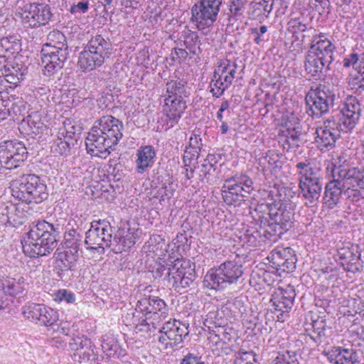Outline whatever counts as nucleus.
I'll use <instances>...</instances> for the list:
<instances>
[{"label":"nucleus","instance_id":"f257e3e1","mask_svg":"<svg viewBox=\"0 0 364 364\" xmlns=\"http://www.w3.org/2000/svg\"><path fill=\"white\" fill-rule=\"evenodd\" d=\"M250 213L259 225V229L248 226L241 233L240 240L249 246L271 245L288 231L294 223V213L291 205L282 200L258 203Z\"/></svg>","mask_w":364,"mask_h":364},{"label":"nucleus","instance_id":"f03ea898","mask_svg":"<svg viewBox=\"0 0 364 364\" xmlns=\"http://www.w3.org/2000/svg\"><path fill=\"white\" fill-rule=\"evenodd\" d=\"M124 124L119 119L105 115L97 120L85 139L88 154L107 158L122 138Z\"/></svg>","mask_w":364,"mask_h":364},{"label":"nucleus","instance_id":"7ed1b4c3","mask_svg":"<svg viewBox=\"0 0 364 364\" xmlns=\"http://www.w3.org/2000/svg\"><path fill=\"white\" fill-rule=\"evenodd\" d=\"M64 223L56 220L34 221L22 242L23 251L30 257L46 256L56 247L58 239L64 231Z\"/></svg>","mask_w":364,"mask_h":364},{"label":"nucleus","instance_id":"20e7f679","mask_svg":"<svg viewBox=\"0 0 364 364\" xmlns=\"http://www.w3.org/2000/svg\"><path fill=\"white\" fill-rule=\"evenodd\" d=\"M294 170L300 194L305 200V203L311 205L318 202L323 187L320 166L311 159L304 158L296 162Z\"/></svg>","mask_w":364,"mask_h":364},{"label":"nucleus","instance_id":"39448f33","mask_svg":"<svg viewBox=\"0 0 364 364\" xmlns=\"http://www.w3.org/2000/svg\"><path fill=\"white\" fill-rule=\"evenodd\" d=\"M12 196L26 204L40 203L48 196L44 181L36 174L22 175L10 184Z\"/></svg>","mask_w":364,"mask_h":364},{"label":"nucleus","instance_id":"423d86ee","mask_svg":"<svg viewBox=\"0 0 364 364\" xmlns=\"http://www.w3.org/2000/svg\"><path fill=\"white\" fill-rule=\"evenodd\" d=\"M112 51L109 39L99 34L93 36L80 53L77 65L84 72L94 70L103 65Z\"/></svg>","mask_w":364,"mask_h":364},{"label":"nucleus","instance_id":"0eeeda50","mask_svg":"<svg viewBox=\"0 0 364 364\" xmlns=\"http://www.w3.org/2000/svg\"><path fill=\"white\" fill-rule=\"evenodd\" d=\"M243 274V267L237 257L227 259L218 267L210 269L204 277L206 287L220 290L228 285L235 284Z\"/></svg>","mask_w":364,"mask_h":364},{"label":"nucleus","instance_id":"6e6552de","mask_svg":"<svg viewBox=\"0 0 364 364\" xmlns=\"http://www.w3.org/2000/svg\"><path fill=\"white\" fill-rule=\"evenodd\" d=\"M335 100L336 94L330 87L321 84L311 87L305 97L307 113L313 117H321L333 107Z\"/></svg>","mask_w":364,"mask_h":364},{"label":"nucleus","instance_id":"1a4fd4ad","mask_svg":"<svg viewBox=\"0 0 364 364\" xmlns=\"http://www.w3.org/2000/svg\"><path fill=\"white\" fill-rule=\"evenodd\" d=\"M332 177H337L342 182L343 188H347L348 197L350 193H353L352 200H357L360 196L358 189L364 190V170L357 167L346 168L342 166H336L331 162L327 166V170H330Z\"/></svg>","mask_w":364,"mask_h":364},{"label":"nucleus","instance_id":"9d476101","mask_svg":"<svg viewBox=\"0 0 364 364\" xmlns=\"http://www.w3.org/2000/svg\"><path fill=\"white\" fill-rule=\"evenodd\" d=\"M237 65L229 59H223L218 63L210 82V92L218 98L228 89L235 78Z\"/></svg>","mask_w":364,"mask_h":364},{"label":"nucleus","instance_id":"9b49d317","mask_svg":"<svg viewBox=\"0 0 364 364\" xmlns=\"http://www.w3.org/2000/svg\"><path fill=\"white\" fill-rule=\"evenodd\" d=\"M252 181L246 175H236L225 181L222 196L227 205L240 203L252 191Z\"/></svg>","mask_w":364,"mask_h":364},{"label":"nucleus","instance_id":"f8f14e48","mask_svg":"<svg viewBox=\"0 0 364 364\" xmlns=\"http://www.w3.org/2000/svg\"><path fill=\"white\" fill-rule=\"evenodd\" d=\"M223 0H200L192 8V19L198 30L210 27L216 21Z\"/></svg>","mask_w":364,"mask_h":364},{"label":"nucleus","instance_id":"ddd939ff","mask_svg":"<svg viewBox=\"0 0 364 364\" xmlns=\"http://www.w3.org/2000/svg\"><path fill=\"white\" fill-rule=\"evenodd\" d=\"M112 237V228L109 222L93 221L90 228L86 232L85 243L87 249H104L111 247Z\"/></svg>","mask_w":364,"mask_h":364},{"label":"nucleus","instance_id":"4468645a","mask_svg":"<svg viewBox=\"0 0 364 364\" xmlns=\"http://www.w3.org/2000/svg\"><path fill=\"white\" fill-rule=\"evenodd\" d=\"M27 157L25 145L19 141H5L0 143V165L6 169L19 166Z\"/></svg>","mask_w":364,"mask_h":364},{"label":"nucleus","instance_id":"2eb2a0df","mask_svg":"<svg viewBox=\"0 0 364 364\" xmlns=\"http://www.w3.org/2000/svg\"><path fill=\"white\" fill-rule=\"evenodd\" d=\"M50 119L46 110L31 112L20 124L19 130L25 135L32 138L48 135L50 128Z\"/></svg>","mask_w":364,"mask_h":364},{"label":"nucleus","instance_id":"dca6fc26","mask_svg":"<svg viewBox=\"0 0 364 364\" xmlns=\"http://www.w3.org/2000/svg\"><path fill=\"white\" fill-rule=\"evenodd\" d=\"M159 342L164 346L165 348L173 347L182 343L184 337L188 336V326L173 319L165 322L158 331Z\"/></svg>","mask_w":364,"mask_h":364},{"label":"nucleus","instance_id":"f3484780","mask_svg":"<svg viewBox=\"0 0 364 364\" xmlns=\"http://www.w3.org/2000/svg\"><path fill=\"white\" fill-rule=\"evenodd\" d=\"M52 16L50 6L44 3L26 4L21 14L23 23L31 28L46 26L50 21Z\"/></svg>","mask_w":364,"mask_h":364},{"label":"nucleus","instance_id":"a211bd4d","mask_svg":"<svg viewBox=\"0 0 364 364\" xmlns=\"http://www.w3.org/2000/svg\"><path fill=\"white\" fill-rule=\"evenodd\" d=\"M23 316L37 324L50 326L58 320V311L44 304L28 303L22 309Z\"/></svg>","mask_w":364,"mask_h":364},{"label":"nucleus","instance_id":"6ab92c4d","mask_svg":"<svg viewBox=\"0 0 364 364\" xmlns=\"http://www.w3.org/2000/svg\"><path fill=\"white\" fill-rule=\"evenodd\" d=\"M162 97L164 98L162 111L165 117L161 118V122L164 129L168 130L178 123L187 108V102L185 98L180 97L179 98L171 96Z\"/></svg>","mask_w":364,"mask_h":364},{"label":"nucleus","instance_id":"aec40b11","mask_svg":"<svg viewBox=\"0 0 364 364\" xmlns=\"http://www.w3.org/2000/svg\"><path fill=\"white\" fill-rule=\"evenodd\" d=\"M272 267L281 276L282 272H291L297 261L294 250L289 247H277L267 257Z\"/></svg>","mask_w":364,"mask_h":364},{"label":"nucleus","instance_id":"412c9836","mask_svg":"<svg viewBox=\"0 0 364 364\" xmlns=\"http://www.w3.org/2000/svg\"><path fill=\"white\" fill-rule=\"evenodd\" d=\"M339 124L332 119L325 120L321 126L316 128L315 143L321 151H328L335 146L340 136Z\"/></svg>","mask_w":364,"mask_h":364},{"label":"nucleus","instance_id":"4be33fe9","mask_svg":"<svg viewBox=\"0 0 364 364\" xmlns=\"http://www.w3.org/2000/svg\"><path fill=\"white\" fill-rule=\"evenodd\" d=\"M135 311L154 316V319H165L168 314L166 302L158 296H144L138 300Z\"/></svg>","mask_w":364,"mask_h":364},{"label":"nucleus","instance_id":"5701e85b","mask_svg":"<svg viewBox=\"0 0 364 364\" xmlns=\"http://www.w3.org/2000/svg\"><path fill=\"white\" fill-rule=\"evenodd\" d=\"M360 105L355 97H348L340 109L339 127L341 129L351 130L360 116Z\"/></svg>","mask_w":364,"mask_h":364},{"label":"nucleus","instance_id":"b1692460","mask_svg":"<svg viewBox=\"0 0 364 364\" xmlns=\"http://www.w3.org/2000/svg\"><path fill=\"white\" fill-rule=\"evenodd\" d=\"M41 54L44 65V73L50 76L63 68L69 52L59 50H53L47 47H42Z\"/></svg>","mask_w":364,"mask_h":364},{"label":"nucleus","instance_id":"393cba45","mask_svg":"<svg viewBox=\"0 0 364 364\" xmlns=\"http://www.w3.org/2000/svg\"><path fill=\"white\" fill-rule=\"evenodd\" d=\"M335 50L336 46L332 41L326 37L325 33H321L312 37L308 51L321 57L323 60L332 63Z\"/></svg>","mask_w":364,"mask_h":364},{"label":"nucleus","instance_id":"a878e982","mask_svg":"<svg viewBox=\"0 0 364 364\" xmlns=\"http://www.w3.org/2000/svg\"><path fill=\"white\" fill-rule=\"evenodd\" d=\"M326 356L333 364H358L359 363L358 353L353 348L334 346L326 352Z\"/></svg>","mask_w":364,"mask_h":364},{"label":"nucleus","instance_id":"bb28decb","mask_svg":"<svg viewBox=\"0 0 364 364\" xmlns=\"http://www.w3.org/2000/svg\"><path fill=\"white\" fill-rule=\"evenodd\" d=\"M138 237L136 232L133 229H120L115 234L114 238H112V245L113 251L119 253L130 249L135 243Z\"/></svg>","mask_w":364,"mask_h":364},{"label":"nucleus","instance_id":"cd10ccee","mask_svg":"<svg viewBox=\"0 0 364 364\" xmlns=\"http://www.w3.org/2000/svg\"><path fill=\"white\" fill-rule=\"evenodd\" d=\"M295 296V291L291 287L279 288L272 295L271 301L276 311L285 313L291 309Z\"/></svg>","mask_w":364,"mask_h":364},{"label":"nucleus","instance_id":"c85d7f7f","mask_svg":"<svg viewBox=\"0 0 364 364\" xmlns=\"http://www.w3.org/2000/svg\"><path fill=\"white\" fill-rule=\"evenodd\" d=\"M136 156L135 171L137 173L142 174L154 166L156 151L152 146H140L136 151Z\"/></svg>","mask_w":364,"mask_h":364},{"label":"nucleus","instance_id":"c756f323","mask_svg":"<svg viewBox=\"0 0 364 364\" xmlns=\"http://www.w3.org/2000/svg\"><path fill=\"white\" fill-rule=\"evenodd\" d=\"M27 73V68L23 64L10 63L4 67V70H1L0 75V85L4 82H6L11 85L10 87H16L24 78Z\"/></svg>","mask_w":364,"mask_h":364},{"label":"nucleus","instance_id":"7c9ffc66","mask_svg":"<svg viewBox=\"0 0 364 364\" xmlns=\"http://www.w3.org/2000/svg\"><path fill=\"white\" fill-rule=\"evenodd\" d=\"M304 63V70L306 75L316 80L323 75V70L326 66H328L331 63L328 60H323L321 57L309 51L305 55Z\"/></svg>","mask_w":364,"mask_h":364},{"label":"nucleus","instance_id":"2f4dec72","mask_svg":"<svg viewBox=\"0 0 364 364\" xmlns=\"http://www.w3.org/2000/svg\"><path fill=\"white\" fill-rule=\"evenodd\" d=\"M133 324L135 325L138 331L146 332L151 336H155V331L161 328V322L163 319H154V316L142 315V313L134 311L133 314Z\"/></svg>","mask_w":364,"mask_h":364},{"label":"nucleus","instance_id":"473e14b6","mask_svg":"<svg viewBox=\"0 0 364 364\" xmlns=\"http://www.w3.org/2000/svg\"><path fill=\"white\" fill-rule=\"evenodd\" d=\"M274 0H252L250 4L249 16L254 20L262 22L269 18Z\"/></svg>","mask_w":364,"mask_h":364},{"label":"nucleus","instance_id":"72a5a7b5","mask_svg":"<svg viewBox=\"0 0 364 364\" xmlns=\"http://www.w3.org/2000/svg\"><path fill=\"white\" fill-rule=\"evenodd\" d=\"M185 264H181L180 267H177L176 272H168V281L172 283L175 288H186L193 282L195 274L193 269L190 267L186 270Z\"/></svg>","mask_w":364,"mask_h":364},{"label":"nucleus","instance_id":"f704fd0d","mask_svg":"<svg viewBox=\"0 0 364 364\" xmlns=\"http://www.w3.org/2000/svg\"><path fill=\"white\" fill-rule=\"evenodd\" d=\"M342 182L337 177H333V180L328 182L324 191V203L330 208H333L339 201L342 189Z\"/></svg>","mask_w":364,"mask_h":364},{"label":"nucleus","instance_id":"c9c22d12","mask_svg":"<svg viewBox=\"0 0 364 364\" xmlns=\"http://www.w3.org/2000/svg\"><path fill=\"white\" fill-rule=\"evenodd\" d=\"M165 90L166 92L163 93L161 97L171 96L177 98L188 97L186 81L177 77H169L166 83Z\"/></svg>","mask_w":364,"mask_h":364},{"label":"nucleus","instance_id":"e433bc0d","mask_svg":"<svg viewBox=\"0 0 364 364\" xmlns=\"http://www.w3.org/2000/svg\"><path fill=\"white\" fill-rule=\"evenodd\" d=\"M177 45L184 46L191 54H196L200 50L201 43L197 32L186 28L181 33Z\"/></svg>","mask_w":364,"mask_h":364},{"label":"nucleus","instance_id":"4c0bfd02","mask_svg":"<svg viewBox=\"0 0 364 364\" xmlns=\"http://www.w3.org/2000/svg\"><path fill=\"white\" fill-rule=\"evenodd\" d=\"M21 50L20 40L16 36H9L0 38V53L10 59Z\"/></svg>","mask_w":364,"mask_h":364},{"label":"nucleus","instance_id":"58836bf2","mask_svg":"<svg viewBox=\"0 0 364 364\" xmlns=\"http://www.w3.org/2000/svg\"><path fill=\"white\" fill-rule=\"evenodd\" d=\"M102 348L104 353L109 357H120L125 355L123 350L119 344L117 339L112 333H107L102 336Z\"/></svg>","mask_w":364,"mask_h":364},{"label":"nucleus","instance_id":"ea45409f","mask_svg":"<svg viewBox=\"0 0 364 364\" xmlns=\"http://www.w3.org/2000/svg\"><path fill=\"white\" fill-rule=\"evenodd\" d=\"M42 47H47L53 50L68 51L67 40L65 35L60 31L53 30L47 36V41Z\"/></svg>","mask_w":364,"mask_h":364},{"label":"nucleus","instance_id":"a19ab883","mask_svg":"<svg viewBox=\"0 0 364 364\" xmlns=\"http://www.w3.org/2000/svg\"><path fill=\"white\" fill-rule=\"evenodd\" d=\"M2 288L5 294L14 296L24 290L26 280L23 276L7 277L2 281Z\"/></svg>","mask_w":364,"mask_h":364},{"label":"nucleus","instance_id":"79ce46f5","mask_svg":"<svg viewBox=\"0 0 364 364\" xmlns=\"http://www.w3.org/2000/svg\"><path fill=\"white\" fill-rule=\"evenodd\" d=\"M72 134H74V132H68L65 128H61L58 132V139L55 141L54 151L60 155H66L70 149Z\"/></svg>","mask_w":364,"mask_h":364},{"label":"nucleus","instance_id":"37998d69","mask_svg":"<svg viewBox=\"0 0 364 364\" xmlns=\"http://www.w3.org/2000/svg\"><path fill=\"white\" fill-rule=\"evenodd\" d=\"M312 328L313 334L311 337L315 341H321L326 337V331L327 328L326 321L323 316H315L311 318V322L309 324Z\"/></svg>","mask_w":364,"mask_h":364},{"label":"nucleus","instance_id":"c03bdc74","mask_svg":"<svg viewBox=\"0 0 364 364\" xmlns=\"http://www.w3.org/2000/svg\"><path fill=\"white\" fill-rule=\"evenodd\" d=\"M79 253L73 249H66L64 252H60L58 256V261L61 264L60 267L64 269H70L77 261Z\"/></svg>","mask_w":364,"mask_h":364},{"label":"nucleus","instance_id":"a18cd8bd","mask_svg":"<svg viewBox=\"0 0 364 364\" xmlns=\"http://www.w3.org/2000/svg\"><path fill=\"white\" fill-rule=\"evenodd\" d=\"M341 264L346 271L353 273L361 272L363 267V262L360 259V253L357 250L353 254L352 257H350L346 261L341 262Z\"/></svg>","mask_w":364,"mask_h":364},{"label":"nucleus","instance_id":"49530a36","mask_svg":"<svg viewBox=\"0 0 364 364\" xmlns=\"http://www.w3.org/2000/svg\"><path fill=\"white\" fill-rule=\"evenodd\" d=\"M271 364H299L297 354L294 350H283L277 353Z\"/></svg>","mask_w":364,"mask_h":364},{"label":"nucleus","instance_id":"de8ad7c7","mask_svg":"<svg viewBox=\"0 0 364 364\" xmlns=\"http://www.w3.org/2000/svg\"><path fill=\"white\" fill-rule=\"evenodd\" d=\"M247 3V0H229L228 6L230 14V21L232 18L237 20L242 17Z\"/></svg>","mask_w":364,"mask_h":364},{"label":"nucleus","instance_id":"09e8293b","mask_svg":"<svg viewBox=\"0 0 364 364\" xmlns=\"http://www.w3.org/2000/svg\"><path fill=\"white\" fill-rule=\"evenodd\" d=\"M82 236L75 230L72 229L65 234V245L66 249H74L79 252Z\"/></svg>","mask_w":364,"mask_h":364},{"label":"nucleus","instance_id":"8fccbe9b","mask_svg":"<svg viewBox=\"0 0 364 364\" xmlns=\"http://www.w3.org/2000/svg\"><path fill=\"white\" fill-rule=\"evenodd\" d=\"M53 298L58 303L65 301L67 304H73L76 300L75 294L66 289H61L55 291L53 294Z\"/></svg>","mask_w":364,"mask_h":364},{"label":"nucleus","instance_id":"3c124183","mask_svg":"<svg viewBox=\"0 0 364 364\" xmlns=\"http://www.w3.org/2000/svg\"><path fill=\"white\" fill-rule=\"evenodd\" d=\"M307 29L306 24L303 21V17L292 18L288 22V30L292 33L304 32Z\"/></svg>","mask_w":364,"mask_h":364},{"label":"nucleus","instance_id":"603ef678","mask_svg":"<svg viewBox=\"0 0 364 364\" xmlns=\"http://www.w3.org/2000/svg\"><path fill=\"white\" fill-rule=\"evenodd\" d=\"M235 364H256L255 355L252 351L240 350L235 359Z\"/></svg>","mask_w":364,"mask_h":364},{"label":"nucleus","instance_id":"864d4df0","mask_svg":"<svg viewBox=\"0 0 364 364\" xmlns=\"http://www.w3.org/2000/svg\"><path fill=\"white\" fill-rule=\"evenodd\" d=\"M232 333L235 334L232 329H229L228 331H227V329H223L221 333L211 335L210 339L216 345L219 342H223L225 343L231 341L232 339L235 338V336L232 335Z\"/></svg>","mask_w":364,"mask_h":364},{"label":"nucleus","instance_id":"5fc2aeb1","mask_svg":"<svg viewBox=\"0 0 364 364\" xmlns=\"http://www.w3.org/2000/svg\"><path fill=\"white\" fill-rule=\"evenodd\" d=\"M363 53L358 54L357 53H351L346 55L343 60V66L346 68H348L350 66L356 67L358 64L360 63Z\"/></svg>","mask_w":364,"mask_h":364},{"label":"nucleus","instance_id":"6e6d98bb","mask_svg":"<svg viewBox=\"0 0 364 364\" xmlns=\"http://www.w3.org/2000/svg\"><path fill=\"white\" fill-rule=\"evenodd\" d=\"M267 31V26H261L259 28H252V34L254 36V43L257 45H260L262 42L268 40V38H264V34Z\"/></svg>","mask_w":364,"mask_h":364},{"label":"nucleus","instance_id":"4d7b16f0","mask_svg":"<svg viewBox=\"0 0 364 364\" xmlns=\"http://www.w3.org/2000/svg\"><path fill=\"white\" fill-rule=\"evenodd\" d=\"M300 139L296 134H292L287 136L284 141L283 146L287 151L294 149L299 146Z\"/></svg>","mask_w":364,"mask_h":364},{"label":"nucleus","instance_id":"13d9d810","mask_svg":"<svg viewBox=\"0 0 364 364\" xmlns=\"http://www.w3.org/2000/svg\"><path fill=\"white\" fill-rule=\"evenodd\" d=\"M348 85L351 90H355L356 91L361 92L360 80L359 77V73H350L348 78Z\"/></svg>","mask_w":364,"mask_h":364},{"label":"nucleus","instance_id":"bf43d9fd","mask_svg":"<svg viewBox=\"0 0 364 364\" xmlns=\"http://www.w3.org/2000/svg\"><path fill=\"white\" fill-rule=\"evenodd\" d=\"M354 248L353 247H339L337 252V256L341 262L346 261L350 257H352L353 254L355 253Z\"/></svg>","mask_w":364,"mask_h":364},{"label":"nucleus","instance_id":"052dcab7","mask_svg":"<svg viewBox=\"0 0 364 364\" xmlns=\"http://www.w3.org/2000/svg\"><path fill=\"white\" fill-rule=\"evenodd\" d=\"M202 139L199 135L193 134L189 139V144L187 147L190 148L195 153L200 152L202 147Z\"/></svg>","mask_w":364,"mask_h":364},{"label":"nucleus","instance_id":"680f3d73","mask_svg":"<svg viewBox=\"0 0 364 364\" xmlns=\"http://www.w3.org/2000/svg\"><path fill=\"white\" fill-rule=\"evenodd\" d=\"M215 158L213 155H208L207 158L205 159L204 163L202 164V169L201 171L206 175L208 173L210 170H215Z\"/></svg>","mask_w":364,"mask_h":364},{"label":"nucleus","instance_id":"e2e57ef3","mask_svg":"<svg viewBox=\"0 0 364 364\" xmlns=\"http://www.w3.org/2000/svg\"><path fill=\"white\" fill-rule=\"evenodd\" d=\"M89 2L87 0L79 1L77 4H73L70 9L71 14H85L88 10Z\"/></svg>","mask_w":364,"mask_h":364},{"label":"nucleus","instance_id":"0e129e2a","mask_svg":"<svg viewBox=\"0 0 364 364\" xmlns=\"http://www.w3.org/2000/svg\"><path fill=\"white\" fill-rule=\"evenodd\" d=\"M226 112L227 115H230V103L227 100H224L221 105L216 114L217 119L220 121V122H224V116L223 114Z\"/></svg>","mask_w":364,"mask_h":364},{"label":"nucleus","instance_id":"69168bd1","mask_svg":"<svg viewBox=\"0 0 364 364\" xmlns=\"http://www.w3.org/2000/svg\"><path fill=\"white\" fill-rule=\"evenodd\" d=\"M199 154L195 153L190 148L186 147L184 155L183 157V161L184 166H190L192 160L197 159Z\"/></svg>","mask_w":364,"mask_h":364},{"label":"nucleus","instance_id":"338daca9","mask_svg":"<svg viewBox=\"0 0 364 364\" xmlns=\"http://www.w3.org/2000/svg\"><path fill=\"white\" fill-rule=\"evenodd\" d=\"M188 53L189 51L186 48H183L180 46V48H173L171 52V55L173 58H176L181 60H185L187 58Z\"/></svg>","mask_w":364,"mask_h":364},{"label":"nucleus","instance_id":"774afa93","mask_svg":"<svg viewBox=\"0 0 364 364\" xmlns=\"http://www.w3.org/2000/svg\"><path fill=\"white\" fill-rule=\"evenodd\" d=\"M181 364H203V363L198 357L189 355L183 359Z\"/></svg>","mask_w":364,"mask_h":364}]
</instances>
